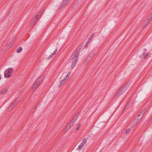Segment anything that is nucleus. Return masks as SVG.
I'll return each instance as SVG.
<instances>
[{
	"label": "nucleus",
	"instance_id": "obj_1",
	"mask_svg": "<svg viewBox=\"0 0 152 152\" xmlns=\"http://www.w3.org/2000/svg\"><path fill=\"white\" fill-rule=\"evenodd\" d=\"M129 86V85L127 83L122 86L117 92L114 96V98L118 97L122 95L126 91Z\"/></svg>",
	"mask_w": 152,
	"mask_h": 152
},
{
	"label": "nucleus",
	"instance_id": "obj_30",
	"mask_svg": "<svg viewBox=\"0 0 152 152\" xmlns=\"http://www.w3.org/2000/svg\"><path fill=\"white\" fill-rule=\"evenodd\" d=\"M39 14H37V15L36 16L35 18H37V19H38V17H39Z\"/></svg>",
	"mask_w": 152,
	"mask_h": 152
},
{
	"label": "nucleus",
	"instance_id": "obj_2",
	"mask_svg": "<svg viewBox=\"0 0 152 152\" xmlns=\"http://www.w3.org/2000/svg\"><path fill=\"white\" fill-rule=\"evenodd\" d=\"M81 48V46H79L72 55V61H75V62H77L79 54V50Z\"/></svg>",
	"mask_w": 152,
	"mask_h": 152
},
{
	"label": "nucleus",
	"instance_id": "obj_12",
	"mask_svg": "<svg viewBox=\"0 0 152 152\" xmlns=\"http://www.w3.org/2000/svg\"><path fill=\"white\" fill-rule=\"evenodd\" d=\"M13 104L14 103H12V104L10 105L8 108V110L9 111H10L14 107L15 105Z\"/></svg>",
	"mask_w": 152,
	"mask_h": 152
},
{
	"label": "nucleus",
	"instance_id": "obj_16",
	"mask_svg": "<svg viewBox=\"0 0 152 152\" xmlns=\"http://www.w3.org/2000/svg\"><path fill=\"white\" fill-rule=\"evenodd\" d=\"M148 54L147 52H144L142 53L143 56L145 57L144 58H146L148 56Z\"/></svg>",
	"mask_w": 152,
	"mask_h": 152
},
{
	"label": "nucleus",
	"instance_id": "obj_24",
	"mask_svg": "<svg viewBox=\"0 0 152 152\" xmlns=\"http://www.w3.org/2000/svg\"><path fill=\"white\" fill-rule=\"evenodd\" d=\"M94 34H93L91 35V36L89 38L88 40H91L93 38V37L94 36Z\"/></svg>",
	"mask_w": 152,
	"mask_h": 152
},
{
	"label": "nucleus",
	"instance_id": "obj_32",
	"mask_svg": "<svg viewBox=\"0 0 152 152\" xmlns=\"http://www.w3.org/2000/svg\"><path fill=\"white\" fill-rule=\"evenodd\" d=\"M42 11L41 10H39V12H38V13H37V14H39V15L41 13H42Z\"/></svg>",
	"mask_w": 152,
	"mask_h": 152
},
{
	"label": "nucleus",
	"instance_id": "obj_9",
	"mask_svg": "<svg viewBox=\"0 0 152 152\" xmlns=\"http://www.w3.org/2000/svg\"><path fill=\"white\" fill-rule=\"evenodd\" d=\"M73 126V124L71 125L70 124H68L64 129L65 132H67Z\"/></svg>",
	"mask_w": 152,
	"mask_h": 152
},
{
	"label": "nucleus",
	"instance_id": "obj_22",
	"mask_svg": "<svg viewBox=\"0 0 152 152\" xmlns=\"http://www.w3.org/2000/svg\"><path fill=\"white\" fill-rule=\"evenodd\" d=\"M70 75L71 72H69L67 74V76H66V77L65 78H66V79L67 80L68 78L69 77Z\"/></svg>",
	"mask_w": 152,
	"mask_h": 152
},
{
	"label": "nucleus",
	"instance_id": "obj_6",
	"mask_svg": "<svg viewBox=\"0 0 152 152\" xmlns=\"http://www.w3.org/2000/svg\"><path fill=\"white\" fill-rule=\"evenodd\" d=\"M71 0H64L63 1L60 9L63 8L66 4H67Z\"/></svg>",
	"mask_w": 152,
	"mask_h": 152
},
{
	"label": "nucleus",
	"instance_id": "obj_19",
	"mask_svg": "<svg viewBox=\"0 0 152 152\" xmlns=\"http://www.w3.org/2000/svg\"><path fill=\"white\" fill-rule=\"evenodd\" d=\"M18 100L17 99H15V100H14V101L12 102V103H14V104L15 106L17 105L18 103Z\"/></svg>",
	"mask_w": 152,
	"mask_h": 152
},
{
	"label": "nucleus",
	"instance_id": "obj_33",
	"mask_svg": "<svg viewBox=\"0 0 152 152\" xmlns=\"http://www.w3.org/2000/svg\"><path fill=\"white\" fill-rule=\"evenodd\" d=\"M143 51H144V52H146L147 50L146 49L144 48L143 49Z\"/></svg>",
	"mask_w": 152,
	"mask_h": 152
},
{
	"label": "nucleus",
	"instance_id": "obj_25",
	"mask_svg": "<svg viewBox=\"0 0 152 152\" xmlns=\"http://www.w3.org/2000/svg\"><path fill=\"white\" fill-rule=\"evenodd\" d=\"M131 101H130V100H129L128 102L127 103V104H126V105L130 107V103L131 102Z\"/></svg>",
	"mask_w": 152,
	"mask_h": 152
},
{
	"label": "nucleus",
	"instance_id": "obj_10",
	"mask_svg": "<svg viewBox=\"0 0 152 152\" xmlns=\"http://www.w3.org/2000/svg\"><path fill=\"white\" fill-rule=\"evenodd\" d=\"M145 109H144L142 110L138 114V117H140V120L142 118V116H141V115H142L144 113H145Z\"/></svg>",
	"mask_w": 152,
	"mask_h": 152
},
{
	"label": "nucleus",
	"instance_id": "obj_21",
	"mask_svg": "<svg viewBox=\"0 0 152 152\" xmlns=\"http://www.w3.org/2000/svg\"><path fill=\"white\" fill-rule=\"evenodd\" d=\"M80 127H81V125L80 124H78L77 127L76 129V130L78 131Z\"/></svg>",
	"mask_w": 152,
	"mask_h": 152
},
{
	"label": "nucleus",
	"instance_id": "obj_28",
	"mask_svg": "<svg viewBox=\"0 0 152 152\" xmlns=\"http://www.w3.org/2000/svg\"><path fill=\"white\" fill-rule=\"evenodd\" d=\"M130 129H126L125 131V132L126 133H128L130 132Z\"/></svg>",
	"mask_w": 152,
	"mask_h": 152
},
{
	"label": "nucleus",
	"instance_id": "obj_14",
	"mask_svg": "<svg viewBox=\"0 0 152 152\" xmlns=\"http://www.w3.org/2000/svg\"><path fill=\"white\" fill-rule=\"evenodd\" d=\"M37 20V18H34L32 21L31 22V24L32 25H34L36 22Z\"/></svg>",
	"mask_w": 152,
	"mask_h": 152
},
{
	"label": "nucleus",
	"instance_id": "obj_11",
	"mask_svg": "<svg viewBox=\"0 0 152 152\" xmlns=\"http://www.w3.org/2000/svg\"><path fill=\"white\" fill-rule=\"evenodd\" d=\"M7 92V90L6 88H4L0 90V94L4 95L6 94Z\"/></svg>",
	"mask_w": 152,
	"mask_h": 152
},
{
	"label": "nucleus",
	"instance_id": "obj_18",
	"mask_svg": "<svg viewBox=\"0 0 152 152\" xmlns=\"http://www.w3.org/2000/svg\"><path fill=\"white\" fill-rule=\"evenodd\" d=\"M75 120H74L73 119H72V121H71L69 123V124H71V125H72V124H75V122H76V121H75Z\"/></svg>",
	"mask_w": 152,
	"mask_h": 152
},
{
	"label": "nucleus",
	"instance_id": "obj_26",
	"mask_svg": "<svg viewBox=\"0 0 152 152\" xmlns=\"http://www.w3.org/2000/svg\"><path fill=\"white\" fill-rule=\"evenodd\" d=\"M78 118V117L77 116H76L75 115L74 117L73 118V119L75 120V121H76Z\"/></svg>",
	"mask_w": 152,
	"mask_h": 152
},
{
	"label": "nucleus",
	"instance_id": "obj_29",
	"mask_svg": "<svg viewBox=\"0 0 152 152\" xmlns=\"http://www.w3.org/2000/svg\"><path fill=\"white\" fill-rule=\"evenodd\" d=\"M57 49H56V50H55L54 52L53 53V55H54L55 54H56L57 51Z\"/></svg>",
	"mask_w": 152,
	"mask_h": 152
},
{
	"label": "nucleus",
	"instance_id": "obj_7",
	"mask_svg": "<svg viewBox=\"0 0 152 152\" xmlns=\"http://www.w3.org/2000/svg\"><path fill=\"white\" fill-rule=\"evenodd\" d=\"M39 86V84L38 83L35 81L33 86V87L31 89L32 90H35Z\"/></svg>",
	"mask_w": 152,
	"mask_h": 152
},
{
	"label": "nucleus",
	"instance_id": "obj_34",
	"mask_svg": "<svg viewBox=\"0 0 152 152\" xmlns=\"http://www.w3.org/2000/svg\"><path fill=\"white\" fill-rule=\"evenodd\" d=\"M88 42H89V41L88 40L86 42V44H88Z\"/></svg>",
	"mask_w": 152,
	"mask_h": 152
},
{
	"label": "nucleus",
	"instance_id": "obj_23",
	"mask_svg": "<svg viewBox=\"0 0 152 152\" xmlns=\"http://www.w3.org/2000/svg\"><path fill=\"white\" fill-rule=\"evenodd\" d=\"M152 18V16L151 15H150L148 17V20H151V19Z\"/></svg>",
	"mask_w": 152,
	"mask_h": 152
},
{
	"label": "nucleus",
	"instance_id": "obj_3",
	"mask_svg": "<svg viewBox=\"0 0 152 152\" xmlns=\"http://www.w3.org/2000/svg\"><path fill=\"white\" fill-rule=\"evenodd\" d=\"M14 72L13 68H8L4 72V76L5 78H9L11 77V75L10 74H11Z\"/></svg>",
	"mask_w": 152,
	"mask_h": 152
},
{
	"label": "nucleus",
	"instance_id": "obj_27",
	"mask_svg": "<svg viewBox=\"0 0 152 152\" xmlns=\"http://www.w3.org/2000/svg\"><path fill=\"white\" fill-rule=\"evenodd\" d=\"M54 55H53V54L52 53L51 54L49 57H48V59H49L50 58H51Z\"/></svg>",
	"mask_w": 152,
	"mask_h": 152
},
{
	"label": "nucleus",
	"instance_id": "obj_13",
	"mask_svg": "<svg viewBox=\"0 0 152 152\" xmlns=\"http://www.w3.org/2000/svg\"><path fill=\"white\" fill-rule=\"evenodd\" d=\"M129 107L127 105H126L125 106V107L124 108V109L123 110H122V113H124V112L126 111V110L128 109V108H129Z\"/></svg>",
	"mask_w": 152,
	"mask_h": 152
},
{
	"label": "nucleus",
	"instance_id": "obj_8",
	"mask_svg": "<svg viewBox=\"0 0 152 152\" xmlns=\"http://www.w3.org/2000/svg\"><path fill=\"white\" fill-rule=\"evenodd\" d=\"M139 119L138 118H136L134 122H133L132 126V127H133L135 126L136 124L139 122Z\"/></svg>",
	"mask_w": 152,
	"mask_h": 152
},
{
	"label": "nucleus",
	"instance_id": "obj_5",
	"mask_svg": "<svg viewBox=\"0 0 152 152\" xmlns=\"http://www.w3.org/2000/svg\"><path fill=\"white\" fill-rule=\"evenodd\" d=\"M44 78V76L43 75H42L40 77H39L37 80H36V82L38 83L39 84V85H40L42 82L43 79Z\"/></svg>",
	"mask_w": 152,
	"mask_h": 152
},
{
	"label": "nucleus",
	"instance_id": "obj_35",
	"mask_svg": "<svg viewBox=\"0 0 152 152\" xmlns=\"http://www.w3.org/2000/svg\"><path fill=\"white\" fill-rule=\"evenodd\" d=\"M1 79V76H0V80Z\"/></svg>",
	"mask_w": 152,
	"mask_h": 152
},
{
	"label": "nucleus",
	"instance_id": "obj_17",
	"mask_svg": "<svg viewBox=\"0 0 152 152\" xmlns=\"http://www.w3.org/2000/svg\"><path fill=\"white\" fill-rule=\"evenodd\" d=\"M77 62L75 61H72V64L71 65L72 69H73V67L75 66Z\"/></svg>",
	"mask_w": 152,
	"mask_h": 152
},
{
	"label": "nucleus",
	"instance_id": "obj_15",
	"mask_svg": "<svg viewBox=\"0 0 152 152\" xmlns=\"http://www.w3.org/2000/svg\"><path fill=\"white\" fill-rule=\"evenodd\" d=\"M66 80H67L66 78H65L62 81H61L60 86L63 85L65 83Z\"/></svg>",
	"mask_w": 152,
	"mask_h": 152
},
{
	"label": "nucleus",
	"instance_id": "obj_31",
	"mask_svg": "<svg viewBox=\"0 0 152 152\" xmlns=\"http://www.w3.org/2000/svg\"><path fill=\"white\" fill-rule=\"evenodd\" d=\"M80 115V112H78V113H77L76 114V115H75L76 116H77V117H78V116H79Z\"/></svg>",
	"mask_w": 152,
	"mask_h": 152
},
{
	"label": "nucleus",
	"instance_id": "obj_20",
	"mask_svg": "<svg viewBox=\"0 0 152 152\" xmlns=\"http://www.w3.org/2000/svg\"><path fill=\"white\" fill-rule=\"evenodd\" d=\"M22 50V48L21 47H20L17 50V52L18 53H20Z\"/></svg>",
	"mask_w": 152,
	"mask_h": 152
},
{
	"label": "nucleus",
	"instance_id": "obj_4",
	"mask_svg": "<svg viewBox=\"0 0 152 152\" xmlns=\"http://www.w3.org/2000/svg\"><path fill=\"white\" fill-rule=\"evenodd\" d=\"M87 140L86 139H84L83 140L82 142L78 146V148L79 149H81L84 145L86 143Z\"/></svg>",
	"mask_w": 152,
	"mask_h": 152
}]
</instances>
